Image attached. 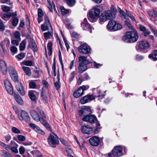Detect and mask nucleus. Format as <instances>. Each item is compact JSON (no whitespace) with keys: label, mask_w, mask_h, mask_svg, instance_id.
<instances>
[{"label":"nucleus","mask_w":157,"mask_h":157,"mask_svg":"<svg viewBox=\"0 0 157 157\" xmlns=\"http://www.w3.org/2000/svg\"><path fill=\"white\" fill-rule=\"evenodd\" d=\"M138 37L137 31L134 30L127 32L122 37V40L124 42L126 43H133L137 41Z\"/></svg>","instance_id":"f257e3e1"},{"label":"nucleus","mask_w":157,"mask_h":157,"mask_svg":"<svg viewBox=\"0 0 157 157\" xmlns=\"http://www.w3.org/2000/svg\"><path fill=\"white\" fill-rule=\"evenodd\" d=\"M100 7L99 6L93 7L89 12L90 17L88 19L92 22L96 21L98 18L100 13Z\"/></svg>","instance_id":"f03ea898"},{"label":"nucleus","mask_w":157,"mask_h":157,"mask_svg":"<svg viewBox=\"0 0 157 157\" xmlns=\"http://www.w3.org/2000/svg\"><path fill=\"white\" fill-rule=\"evenodd\" d=\"M115 17V12L111 10H108L101 14L99 21L100 22H104L107 20L113 19Z\"/></svg>","instance_id":"7ed1b4c3"},{"label":"nucleus","mask_w":157,"mask_h":157,"mask_svg":"<svg viewBox=\"0 0 157 157\" xmlns=\"http://www.w3.org/2000/svg\"><path fill=\"white\" fill-rule=\"evenodd\" d=\"M48 144L51 146H55L59 143L58 136L57 135L53 132L50 133L48 138Z\"/></svg>","instance_id":"20e7f679"},{"label":"nucleus","mask_w":157,"mask_h":157,"mask_svg":"<svg viewBox=\"0 0 157 157\" xmlns=\"http://www.w3.org/2000/svg\"><path fill=\"white\" fill-rule=\"evenodd\" d=\"M92 113L91 110L90 106H82L78 112V114L80 116L83 117L86 115L90 114Z\"/></svg>","instance_id":"39448f33"},{"label":"nucleus","mask_w":157,"mask_h":157,"mask_svg":"<svg viewBox=\"0 0 157 157\" xmlns=\"http://www.w3.org/2000/svg\"><path fill=\"white\" fill-rule=\"evenodd\" d=\"M89 86L83 85L80 87L77 90H75L73 93L74 97L78 98L82 96L84 94V91L89 88Z\"/></svg>","instance_id":"423d86ee"},{"label":"nucleus","mask_w":157,"mask_h":157,"mask_svg":"<svg viewBox=\"0 0 157 157\" xmlns=\"http://www.w3.org/2000/svg\"><path fill=\"white\" fill-rule=\"evenodd\" d=\"M91 48L90 47L86 44L80 45L78 48V51L81 53L89 54L91 53Z\"/></svg>","instance_id":"0eeeda50"},{"label":"nucleus","mask_w":157,"mask_h":157,"mask_svg":"<svg viewBox=\"0 0 157 157\" xmlns=\"http://www.w3.org/2000/svg\"><path fill=\"white\" fill-rule=\"evenodd\" d=\"M18 118L21 121L24 120L26 122H29L30 119L28 113L24 110H22L20 114L18 115Z\"/></svg>","instance_id":"6e6552de"},{"label":"nucleus","mask_w":157,"mask_h":157,"mask_svg":"<svg viewBox=\"0 0 157 157\" xmlns=\"http://www.w3.org/2000/svg\"><path fill=\"white\" fill-rule=\"evenodd\" d=\"M82 120L83 121L88 122L91 124L95 123L97 121V118L95 116L90 114L85 116Z\"/></svg>","instance_id":"1a4fd4ad"},{"label":"nucleus","mask_w":157,"mask_h":157,"mask_svg":"<svg viewBox=\"0 0 157 157\" xmlns=\"http://www.w3.org/2000/svg\"><path fill=\"white\" fill-rule=\"evenodd\" d=\"M4 85L8 92L10 95L13 94V91L12 86L9 81L6 79L4 81Z\"/></svg>","instance_id":"9d476101"},{"label":"nucleus","mask_w":157,"mask_h":157,"mask_svg":"<svg viewBox=\"0 0 157 157\" xmlns=\"http://www.w3.org/2000/svg\"><path fill=\"white\" fill-rule=\"evenodd\" d=\"M88 67L87 65L81 63H79L78 67L76 68V73H82L87 69Z\"/></svg>","instance_id":"9b49d317"},{"label":"nucleus","mask_w":157,"mask_h":157,"mask_svg":"<svg viewBox=\"0 0 157 157\" xmlns=\"http://www.w3.org/2000/svg\"><path fill=\"white\" fill-rule=\"evenodd\" d=\"M94 99L95 98L93 96L88 95L82 98L80 100V102L81 104H84L91 101Z\"/></svg>","instance_id":"f8f14e48"},{"label":"nucleus","mask_w":157,"mask_h":157,"mask_svg":"<svg viewBox=\"0 0 157 157\" xmlns=\"http://www.w3.org/2000/svg\"><path fill=\"white\" fill-rule=\"evenodd\" d=\"M112 152V155L116 157L121 156L123 155L122 148H114Z\"/></svg>","instance_id":"ddd939ff"},{"label":"nucleus","mask_w":157,"mask_h":157,"mask_svg":"<svg viewBox=\"0 0 157 157\" xmlns=\"http://www.w3.org/2000/svg\"><path fill=\"white\" fill-rule=\"evenodd\" d=\"M150 46L149 43L147 40L140 41L138 45L139 48L141 49H144L148 48Z\"/></svg>","instance_id":"4468645a"},{"label":"nucleus","mask_w":157,"mask_h":157,"mask_svg":"<svg viewBox=\"0 0 157 157\" xmlns=\"http://www.w3.org/2000/svg\"><path fill=\"white\" fill-rule=\"evenodd\" d=\"M90 144L94 146H97L99 144V138L97 136H94L89 140Z\"/></svg>","instance_id":"2eb2a0df"},{"label":"nucleus","mask_w":157,"mask_h":157,"mask_svg":"<svg viewBox=\"0 0 157 157\" xmlns=\"http://www.w3.org/2000/svg\"><path fill=\"white\" fill-rule=\"evenodd\" d=\"M0 68L3 75H6L7 73V67L4 61L2 59H0Z\"/></svg>","instance_id":"dca6fc26"},{"label":"nucleus","mask_w":157,"mask_h":157,"mask_svg":"<svg viewBox=\"0 0 157 157\" xmlns=\"http://www.w3.org/2000/svg\"><path fill=\"white\" fill-rule=\"evenodd\" d=\"M81 131L83 133L90 134L93 132L92 128L89 125L83 126L81 128Z\"/></svg>","instance_id":"f3484780"},{"label":"nucleus","mask_w":157,"mask_h":157,"mask_svg":"<svg viewBox=\"0 0 157 157\" xmlns=\"http://www.w3.org/2000/svg\"><path fill=\"white\" fill-rule=\"evenodd\" d=\"M16 88L19 93L22 95H24L25 92L23 86L21 83L18 82L16 85Z\"/></svg>","instance_id":"a211bd4d"},{"label":"nucleus","mask_w":157,"mask_h":157,"mask_svg":"<svg viewBox=\"0 0 157 157\" xmlns=\"http://www.w3.org/2000/svg\"><path fill=\"white\" fill-rule=\"evenodd\" d=\"M30 113L32 117L34 120L37 121H40V117L39 113L36 110L34 109L30 111Z\"/></svg>","instance_id":"6ab92c4d"},{"label":"nucleus","mask_w":157,"mask_h":157,"mask_svg":"<svg viewBox=\"0 0 157 157\" xmlns=\"http://www.w3.org/2000/svg\"><path fill=\"white\" fill-rule=\"evenodd\" d=\"M78 63L87 65L90 63V62L87 59L86 57L82 56H80L79 57Z\"/></svg>","instance_id":"aec40b11"},{"label":"nucleus","mask_w":157,"mask_h":157,"mask_svg":"<svg viewBox=\"0 0 157 157\" xmlns=\"http://www.w3.org/2000/svg\"><path fill=\"white\" fill-rule=\"evenodd\" d=\"M81 27L84 30H88L90 29V26L87 22V19L85 18L84 19L82 22L81 23Z\"/></svg>","instance_id":"412c9836"},{"label":"nucleus","mask_w":157,"mask_h":157,"mask_svg":"<svg viewBox=\"0 0 157 157\" xmlns=\"http://www.w3.org/2000/svg\"><path fill=\"white\" fill-rule=\"evenodd\" d=\"M14 96L16 101L18 104L21 105L23 104V101L18 93L14 94Z\"/></svg>","instance_id":"4be33fe9"},{"label":"nucleus","mask_w":157,"mask_h":157,"mask_svg":"<svg viewBox=\"0 0 157 157\" xmlns=\"http://www.w3.org/2000/svg\"><path fill=\"white\" fill-rule=\"evenodd\" d=\"M36 91L34 90H30L29 92V96L31 100L33 101H35L36 100V97L35 96V94L36 93Z\"/></svg>","instance_id":"5701e85b"},{"label":"nucleus","mask_w":157,"mask_h":157,"mask_svg":"<svg viewBox=\"0 0 157 157\" xmlns=\"http://www.w3.org/2000/svg\"><path fill=\"white\" fill-rule=\"evenodd\" d=\"M29 46H30L34 52L37 51V46L34 40H32L30 41L29 43Z\"/></svg>","instance_id":"b1692460"},{"label":"nucleus","mask_w":157,"mask_h":157,"mask_svg":"<svg viewBox=\"0 0 157 157\" xmlns=\"http://www.w3.org/2000/svg\"><path fill=\"white\" fill-rule=\"evenodd\" d=\"M11 16V13L8 12L4 13L1 15V18L5 21H7Z\"/></svg>","instance_id":"393cba45"},{"label":"nucleus","mask_w":157,"mask_h":157,"mask_svg":"<svg viewBox=\"0 0 157 157\" xmlns=\"http://www.w3.org/2000/svg\"><path fill=\"white\" fill-rule=\"evenodd\" d=\"M148 13L149 16L153 18L157 17V12L155 10H149Z\"/></svg>","instance_id":"a878e982"},{"label":"nucleus","mask_w":157,"mask_h":157,"mask_svg":"<svg viewBox=\"0 0 157 157\" xmlns=\"http://www.w3.org/2000/svg\"><path fill=\"white\" fill-rule=\"evenodd\" d=\"M115 22L114 20L110 21L107 26L108 29L110 30H113Z\"/></svg>","instance_id":"bb28decb"},{"label":"nucleus","mask_w":157,"mask_h":157,"mask_svg":"<svg viewBox=\"0 0 157 157\" xmlns=\"http://www.w3.org/2000/svg\"><path fill=\"white\" fill-rule=\"evenodd\" d=\"M149 57L150 58H152L155 60H157V50H154L152 52V54L149 55Z\"/></svg>","instance_id":"cd10ccee"},{"label":"nucleus","mask_w":157,"mask_h":157,"mask_svg":"<svg viewBox=\"0 0 157 157\" xmlns=\"http://www.w3.org/2000/svg\"><path fill=\"white\" fill-rule=\"evenodd\" d=\"M44 24L47 25L48 26L50 27L51 30H52V26L49 20L48 17L46 15L44 16Z\"/></svg>","instance_id":"c85d7f7f"},{"label":"nucleus","mask_w":157,"mask_h":157,"mask_svg":"<svg viewBox=\"0 0 157 157\" xmlns=\"http://www.w3.org/2000/svg\"><path fill=\"white\" fill-rule=\"evenodd\" d=\"M22 68L28 76H30L31 75V69L29 67L23 66L22 67Z\"/></svg>","instance_id":"c756f323"},{"label":"nucleus","mask_w":157,"mask_h":157,"mask_svg":"<svg viewBox=\"0 0 157 157\" xmlns=\"http://www.w3.org/2000/svg\"><path fill=\"white\" fill-rule=\"evenodd\" d=\"M26 44V40H23L21 42L19 47L20 50L23 51L25 49Z\"/></svg>","instance_id":"7c9ffc66"},{"label":"nucleus","mask_w":157,"mask_h":157,"mask_svg":"<svg viewBox=\"0 0 157 157\" xmlns=\"http://www.w3.org/2000/svg\"><path fill=\"white\" fill-rule=\"evenodd\" d=\"M113 27V30L115 31L121 29L122 28V26L120 24L116 23L115 22V26Z\"/></svg>","instance_id":"2f4dec72"},{"label":"nucleus","mask_w":157,"mask_h":157,"mask_svg":"<svg viewBox=\"0 0 157 157\" xmlns=\"http://www.w3.org/2000/svg\"><path fill=\"white\" fill-rule=\"evenodd\" d=\"M30 126L35 130L36 132H38L40 128L38 126L33 123H30L29 124Z\"/></svg>","instance_id":"473e14b6"},{"label":"nucleus","mask_w":157,"mask_h":157,"mask_svg":"<svg viewBox=\"0 0 157 157\" xmlns=\"http://www.w3.org/2000/svg\"><path fill=\"white\" fill-rule=\"evenodd\" d=\"M52 43L51 42L49 43L47 45L48 47V49L49 51L48 52V55L49 56H51L52 54Z\"/></svg>","instance_id":"72a5a7b5"},{"label":"nucleus","mask_w":157,"mask_h":157,"mask_svg":"<svg viewBox=\"0 0 157 157\" xmlns=\"http://www.w3.org/2000/svg\"><path fill=\"white\" fill-rule=\"evenodd\" d=\"M10 77L15 82H17L18 81V79L17 73L11 75Z\"/></svg>","instance_id":"f704fd0d"},{"label":"nucleus","mask_w":157,"mask_h":157,"mask_svg":"<svg viewBox=\"0 0 157 157\" xmlns=\"http://www.w3.org/2000/svg\"><path fill=\"white\" fill-rule=\"evenodd\" d=\"M118 10L122 17H123L125 19H127V16L123 10L120 8H118Z\"/></svg>","instance_id":"c9c22d12"},{"label":"nucleus","mask_w":157,"mask_h":157,"mask_svg":"<svg viewBox=\"0 0 157 157\" xmlns=\"http://www.w3.org/2000/svg\"><path fill=\"white\" fill-rule=\"evenodd\" d=\"M53 35V32L52 30H51V31L48 32H46L44 33V36L45 39H47L49 38L50 36H52Z\"/></svg>","instance_id":"e433bc0d"},{"label":"nucleus","mask_w":157,"mask_h":157,"mask_svg":"<svg viewBox=\"0 0 157 157\" xmlns=\"http://www.w3.org/2000/svg\"><path fill=\"white\" fill-rule=\"evenodd\" d=\"M1 9L4 12L8 13L10 10V8L8 6L3 5L1 6Z\"/></svg>","instance_id":"4c0bfd02"},{"label":"nucleus","mask_w":157,"mask_h":157,"mask_svg":"<svg viewBox=\"0 0 157 157\" xmlns=\"http://www.w3.org/2000/svg\"><path fill=\"white\" fill-rule=\"evenodd\" d=\"M67 5L70 6H73L75 3V0H65Z\"/></svg>","instance_id":"58836bf2"},{"label":"nucleus","mask_w":157,"mask_h":157,"mask_svg":"<svg viewBox=\"0 0 157 157\" xmlns=\"http://www.w3.org/2000/svg\"><path fill=\"white\" fill-rule=\"evenodd\" d=\"M19 20L17 17H14L13 18V20L12 22V25L14 26L17 25L18 23Z\"/></svg>","instance_id":"ea45409f"},{"label":"nucleus","mask_w":157,"mask_h":157,"mask_svg":"<svg viewBox=\"0 0 157 157\" xmlns=\"http://www.w3.org/2000/svg\"><path fill=\"white\" fill-rule=\"evenodd\" d=\"M60 9L63 15H65L69 13V10L67 9H66L63 6L61 7Z\"/></svg>","instance_id":"a19ab883"},{"label":"nucleus","mask_w":157,"mask_h":157,"mask_svg":"<svg viewBox=\"0 0 157 157\" xmlns=\"http://www.w3.org/2000/svg\"><path fill=\"white\" fill-rule=\"evenodd\" d=\"M25 56V53H21L18 54V55L16 56V57L18 60H20L21 59L24 58Z\"/></svg>","instance_id":"79ce46f5"},{"label":"nucleus","mask_w":157,"mask_h":157,"mask_svg":"<svg viewBox=\"0 0 157 157\" xmlns=\"http://www.w3.org/2000/svg\"><path fill=\"white\" fill-rule=\"evenodd\" d=\"M14 37L16 39L18 40L19 41L20 40V34L18 31H16L14 34Z\"/></svg>","instance_id":"37998d69"},{"label":"nucleus","mask_w":157,"mask_h":157,"mask_svg":"<svg viewBox=\"0 0 157 157\" xmlns=\"http://www.w3.org/2000/svg\"><path fill=\"white\" fill-rule=\"evenodd\" d=\"M12 132L15 134H20L21 133L20 130L17 128L15 127H13L12 128Z\"/></svg>","instance_id":"c03bdc74"},{"label":"nucleus","mask_w":157,"mask_h":157,"mask_svg":"<svg viewBox=\"0 0 157 157\" xmlns=\"http://www.w3.org/2000/svg\"><path fill=\"white\" fill-rule=\"evenodd\" d=\"M16 73L17 72L16 71L13 67H10L9 71V73L10 75H13V74H16Z\"/></svg>","instance_id":"a18cd8bd"},{"label":"nucleus","mask_w":157,"mask_h":157,"mask_svg":"<svg viewBox=\"0 0 157 157\" xmlns=\"http://www.w3.org/2000/svg\"><path fill=\"white\" fill-rule=\"evenodd\" d=\"M41 30L43 31L49 29L50 28V27L48 26L47 25H46L44 24L42 25L41 26Z\"/></svg>","instance_id":"49530a36"},{"label":"nucleus","mask_w":157,"mask_h":157,"mask_svg":"<svg viewBox=\"0 0 157 157\" xmlns=\"http://www.w3.org/2000/svg\"><path fill=\"white\" fill-rule=\"evenodd\" d=\"M23 63L25 65L29 66H32L33 64V62L29 60L24 61Z\"/></svg>","instance_id":"de8ad7c7"},{"label":"nucleus","mask_w":157,"mask_h":157,"mask_svg":"<svg viewBox=\"0 0 157 157\" xmlns=\"http://www.w3.org/2000/svg\"><path fill=\"white\" fill-rule=\"evenodd\" d=\"M126 15L127 16V19L128 18V17H129L133 21H135V19L134 17L131 14L128 12H126Z\"/></svg>","instance_id":"09e8293b"},{"label":"nucleus","mask_w":157,"mask_h":157,"mask_svg":"<svg viewBox=\"0 0 157 157\" xmlns=\"http://www.w3.org/2000/svg\"><path fill=\"white\" fill-rule=\"evenodd\" d=\"M5 29V26L2 21L0 19V30L1 31H3Z\"/></svg>","instance_id":"8fccbe9b"},{"label":"nucleus","mask_w":157,"mask_h":157,"mask_svg":"<svg viewBox=\"0 0 157 157\" xmlns=\"http://www.w3.org/2000/svg\"><path fill=\"white\" fill-rule=\"evenodd\" d=\"M18 140L21 141H23L25 140V137L22 135H18L17 137Z\"/></svg>","instance_id":"3c124183"},{"label":"nucleus","mask_w":157,"mask_h":157,"mask_svg":"<svg viewBox=\"0 0 157 157\" xmlns=\"http://www.w3.org/2000/svg\"><path fill=\"white\" fill-rule=\"evenodd\" d=\"M60 141L64 145L67 146H69V143L63 139H60Z\"/></svg>","instance_id":"603ef678"},{"label":"nucleus","mask_w":157,"mask_h":157,"mask_svg":"<svg viewBox=\"0 0 157 157\" xmlns=\"http://www.w3.org/2000/svg\"><path fill=\"white\" fill-rule=\"evenodd\" d=\"M100 124L99 123H97V124L96 128L95 129H94V132L95 134L98 133L99 130L100 128Z\"/></svg>","instance_id":"864d4df0"},{"label":"nucleus","mask_w":157,"mask_h":157,"mask_svg":"<svg viewBox=\"0 0 157 157\" xmlns=\"http://www.w3.org/2000/svg\"><path fill=\"white\" fill-rule=\"evenodd\" d=\"M10 50L11 52L15 53L17 52V49L16 47L13 46L11 47Z\"/></svg>","instance_id":"5fc2aeb1"},{"label":"nucleus","mask_w":157,"mask_h":157,"mask_svg":"<svg viewBox=\"0 0 157 157\" xmlns=\"http://www.w3.org/2000/svg\"><path fill=\"white\" fill-rule=\"evenodd\" d=\"M0 52L1 54L2 55H4L5 53V50L2 45V44H1L0 45Z\"/></svg>","instance_id":"6e6d98bb"},{"label":"nucleus","mask_w":157,"mask_h":157,"mask_svg":"<svg viewBox=\"0 0 157 157\" xmlns=\"http://www.w3.org/2000/svg\"><path fill=\"white\" fill-rule=\"evenodd\" d=\"M38 17H43V13L42 10L41 9H38Z\"/></svg>","instance_id":"4d7b16f0"},{"label":"nucleus","mask_w":157,"mask_h":157,"mask_svg":"<svg viewBox=\"0 0 157 157\" xmlns=\"http://www.w3.org/2000/svg\"><path fill=\"white\" fill-rule=\"evenodd\" d=\"M36 83L33 82H31L29 83V87L30 88H34L36 87Z\"/></svg>","instance_id":"13d9d810"},{"label":"nucleus","mask_w":157,"mask_h":157,"mask_svg":"<svg viewBox=\"0 0 157 157\" xmlns=\"http://www.w3.org/2000/svg\"><path fill=\"white\" fill-rule=\"evenodd\" d=\"M47 1L48 2V9H49L50 11L51 12H52L53 11L52 6L50 2L48 0H47Z\"/></svg>","instance_id":"bf43d9fd"},{"label":"nucleus","mask_w":157,"mask_h":157,"mask_svg":"<svg viewBox=\"0 0 157 157\" xmlns=\"http://www.w3.org/2000/svg\"><path fill=\"white\" fill-rule=\"evenodd\" d=\"M150 27L152 31L154 33V35L157 37V30L151 26H150Z\"/></svg>","instance_id":"052dcab7"},{"label":"nucleus","mask_w":157,"mask_h":157,"mask_svg":"<svg viewBox=\"0 0 157 157\" xmlns=\"http://www.w3.org/2000/svg\"><path fill=\"white\" fill-rule=\"evenodd\" d=\"M124 23L125 25H126L128 28L130 29H132V26L130 23L127 21H124Z\"/></svg>","instance_id":"680f3d73"},{"label":"nucleus","mask_w":157,"mask_h":157,"mask_svg":"<svg viewBox=\"0 0 157 157\" xmlns=\"http://www.w3.org/2000/svg\"><path fill=\"white\" fill-rule=\"evenodd\" d=\"M72 36L75 38H77L78 37V34L76 32H74L71 34Z\"/></svg>","instance_id":"e2e57ef3"},{"label":"nucleus","mask_w":157,"mask_h":157,"mask_svg":"<svg viewBox=\"0 0 157 157\" xmlns=\"http://www.w3.org/2000/svg\"><path fill=\"white\" fill-rule=\"evenodd\" d=\"M5 139L6 141L7 142H8L10 140H11V136L9 135H6L5 137Z\"/></svg>","instance_id":"0e129e2a"},{"label":"nucleus","mask_w":157,"mask_h":157,"mask_svg":"<svg viewBox=\"0 0 157 157\" xmlns=\"http://www.w3.org/2000/svg\"><path fill=\"white\" fill-rule=\"evenodd\" d=\"M19 42L17 40H13L11 41V43L14 45L17 46L19 44Z\"/></svg>","instance_id":"69168bd1"},{"label":"nucleus","mask_w":157,"mask_h":157,"mask_svg":"<svg viewBox=\"0 0 157 157\" xmlns=\"http://www.w3.org/2000/svg\"><path fill=\"white\" fill-rule=\"evenodd\" d=\"M10 150L12 152L15 153H17L18 152V150L17 149V148H9Z\"/></svg>","instance_id":"338daca9"},{"label":"nucleus","mask_w":157,"mask_h":157,"mask_svg":"<svg viewBox=\"0 0 157 157\" xmlns=\"http://www.w3.org/2000/svg\"><path fill=\"white\" fill-rule=\"evenodd\" d=\"M75 63V60H72L70 64L69 68L70 69H72Z\"/></svg>","instance_id":"774afa93"}]
</instances>
